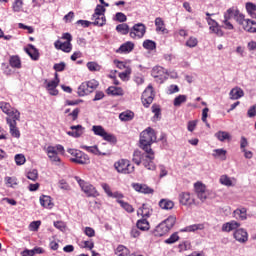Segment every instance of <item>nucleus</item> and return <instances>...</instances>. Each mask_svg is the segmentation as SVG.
<instances>
[{"instance_id":"f257e3e1","label":"nucleus","mask_w":256,"mask_h":256,"mask_svg":"<svg viewBox=\"0 0 256 256\" xmlns=\"http://www.w3.org/2000/svg\"><path fill=\"white\" fill-rule=\"evenodd\" d=\"M145 153H142L139 150H135L133 153L132 161L136 165H142L145 167V169H148V171H155L157 169V166L155 165V152L144 151Z\"/></svg>"},{"instance_id":"f03ea898","label":"nucleus","mask_w":256,"mask_h":256,"mask_svg":"<svg viewBox=\"0 0 256 256\" xmlns=\"http://www.w3.org/2000/svg\"><path fill=\"white\" fill-rule=\"evenodd\" d=\"M157 141V135L155 134V130L153 128L148 127L140 134V147L143 151H150L153 152L151 149V144Z\"/></svg>"},{"instance_id":"7ed1b4c3","label":"nucleus","mask_w":256,"mask_h":256,"mask_svg":"<svg viewBox=\"0 0 256 256\" xmlns=\"http://www.w3.org/2000/svg\"><path fill=\"white\" fill-rule=\"evenodd\" d=\"M177 222V217L169 216L167 219L162 221L159 225L156 226L154 230L155 237H163V235H167L170 230L175 227V223Z\"/></svg>"},{"instance_id":"20e7f679","label":"nucleus","mask_w":256,"mask_h":256,"mask_svg":"<svg viewBox=\"0 0 256 256\" xmlns=\"http://www.w3.org/2000/svg\"><path fill=\"white\" fill-rule=\"evenodd\" d=\"M67 153L71 155V163H76V165H89L90 163L89 155L85 154V152L81 150L69 148Z\"/></svg>"},{"instance_id":"39448f33","label":"nucleus","mask_w":256,"mask_h":256,"mask_svg":"<svg viewBox=\"0 0 256 256\" xmlns=\"http://www.w3.org/2000/svg\"><path fill=\"white\" fill-rule=\"evenodd\" d=\"M92 131L94 135L102 137L104 141L112 143V145H115V143H117V137L114 134L107 132V130H105V128H103V126L101 125L92 126Z\"/></svg>"},{"instance_id":"423d86ee","label":"nucleus","mask_w":256,"mask_h":256,"mask_svg":"<svg viewBox=\"0 0 256 256\" xmlns=\"http://www.w3.org/2000/svg\"><path fill=\"white\" fill-rule=\"evenodd\" d=\"M99 87V81L92 79L90 81L83 82L82 85L78 87L79 97H85V95H90L95 89Z\"/></svg>"},{"instance_id":"0eeeda50","label":"nucleus","mask_w":256,"mask_h":256,"mask_svg":"<svg viewBox=\"0 0 256 256\" xmlns=\"http://www.w3.org/2000/svg\"><path fill=\"white\" fill-rule=\"evenodd\" d=\"M75 180L87 197H99V192L97 191L95 186H93L89 182H85V180H81V178L79 177H75Z\"/></svg>"},{"instance_id":"6e6552de","label":"nucleus","mask_w":256,"mask_h":256,"mask_svg":"<svg viewBox=\"0 0 256 256\" xmlns=\"http://www.w3.org/2000/svg\"><path fill=\"white\" fill-rule=\"evenodd\" d=\"M114 167L118 173H123L124 175H129L135 171V166L131 165V162L127 159H121L114 164Z\"/></svg>"},{"instance_id":"1a4fd4ad","label":"nucleus","mask_w":256,"mask_h":256,"mask_svg":"<svg viewBox=\"0 0 256 256\" xmlns=\"http://www.w3.org/2000/svg\"><path fill=\"white\" fill-rule=\"evenodd\" d=\"M151 75L154 77V79H156V82L160 84L165 83V81H167L169 78V72L161 66H155L152 69Z\"/></svg>"},{"instance_id":"9d476101","label":"nucleus","mask_w":256,"mask_h":256,"mask_svg":"<svg viewBox=\"0 0 256 256\" xmlns=\"http://www.w3.org/2000/svg\"><path fill=\"white\" fill-rule=\"evenodd\" d=\"M146 31H147V27H145V24L143 23L135 24L130 29V37L131 39H143V37H145Z\"/></svg>"},{"instance_id":"9b49d317","label":"nucleus","mask_w":256,"mask_h":256,"mask_svg":"<svg viewBox=\"0 0 256 256\" xmlns=\"http://www.w3.org/2000/svg\"><path fill=\"white\" fill-rule=\"evenodd\" d=\"M59 74L55 73L54 80L47 81L45 80L46 85V91H48L49 95L57 96L59 95V90H57V87H59Z\"/></svg>"},{"instance_id":"f8f14e48","label":"nucleus","mask_w":256,"mask_h":256,"mask_svg":"<svg viewBox=\"0 0 256 256\" xmlns=\"http://www.w3.org/2000/svg\"><path fill=\"white\" fill-rule=\"evenodd\" d=\"M141 99L144 107L146 108L153 103V99H155V92L153 91L152 85H148V87L143 91Z\"/></svg>"},{"instance_id":"ddd939ff","label":"nucleus","mask_w":256,"mask_h":256,"mask_svg":"<svg viewBox=\"0 0 256 256\" xmlns=\"http://www.w3.org/2000/svg\"><path fill=\"white\" fill-rule=\"evenodd\" d=\"M194 188H195L198 199H200L202 203L204 201H207V198L209 197V190H207V186H205V184L201 182H196L194 184Z\"/></svg>"},{"instance_id":"4468645a","label":"nucleus","mask_w":256,"mask_h":256,"mask_svg":"<svg viewBox=\"0 0 256 256\" xmlns=\"http://www.w3.org/2000/svg\"><path fill=\"white\" fill-rule=\"evenodd\" d=\"M0 109L10 117V119H21V113L17 109L11 108L9 103H1Z\"/></svg>"},{"instance_id":"2eb2a0df","label":"nucleus","mask_w":256,"mask_h":256,"mask_svg":"<svg viewBox=\"0 0 256 256\" xmlns=\"http://www.w3.org/2000/svg\"><path fill=\"white\" fill-rule=\"evenodd\" d=\"M17 121H19V119L6 117V122L10 129V135L15 139H19V137H21V132L19 131V128H17Z\"/></svg>"},{"instance_id":"dca6fc26","label":"nucleus","mask_w":256,"mask_h":256,"mask_svg":"<svg viewBox=\"0 0 256 256\" xmlns=\"http://www.w3.org/2000/svg\"><path fill=\"white\" fill-rule=\"evenodd\" d=\"M102 189L104 190V192L106 193V195L108 197H111L112 199H116V202L119 204V201H123V197H125L123 195V193L119 192V191H111V186H109V184L107 183H102L101 184Z\"/></svg>"},{"instance_id":"f3484780","label":"nucleus","mask_w":256,"mask_h":256,"mask_svg":"<svg viewBox=\"0 0 256 256\" xmlns=\"http://www.w3.org/2000/svg\"><path fill=\"white\" fill-rule=\"evenodd\" d=\"M228 13V16L230 15V17L232 19H235V21H237L239 25H242V27L244 23L247 21V19H245V15L241 14V12H239L237 8H229Z\"/></svg>"},{"instance_id":"a211bd4d","label":"nucleus","mask_w":256,"mask_h":256,"mask_svg":"<svg viewBox=\"0 0 256 256\" xmlns=\"http://www.w3.org/2000/svg\"><path fill=\"white\" fill-rule=\"evenodd\" d=\"M233 237L238 241V243H247V241H249V233H247V230L243 228L235 230Z\"/></svg>"},{"instance_id":"6ab92c4d","label":"nucleus","mask_w":256,"mask_h":256,"mask_svg":"<svg viewBox=\"0 0 256 256\" xmlns=\"http://www.w3.org/2000/svg\"><path fill=\"white\" fill-rule=\"evenodd\" d=\"M241 227V223L232 220L222 225V231L224 233H231V231H237Z\"/></svg>"},{"instance_id":"aec40b11","label":"nucleus","mask_w":256,"mask_h":256,"mask_svg":"<svg viewBox=\"0 0 256 256\" xmlns=\"http://www.w3.org/2000/svg\"><path fill=\"white\" fill-rule=\"evenodd\" d=\"M70 129L71 131H68L67 135H69V137H74V139H79V137L85 133V128L81 125L71 126Z\"/></svg>"},{"instance_id":"412c9836","label":"nucleus","mask_w":256,"mask_h":256,"mask_svg":"<svg viewBox=\"0 0 256 256\" xmlns=\"http://www.w3.org/2000/svg\"><path fill=\"white\" fill-rule=\"evenodd\" d=\"M54 46L55 49L63 51L64 53H71V50L73 49L71 42H61L59 40L54 43Z\"/></svg>"},{"instance_id":"4be33fe9","label":"nucleus","mask_w":256,"mask_h":256,"mask_svg":"<svg viewBox=\"0 0 256 256\" xmlns=\"http://www.w3.org/2000/svg\"><path fill=\"white\" fill-rule=\"evenodd\" d=\"M133 189L136 190L138 193H143L144 195H151L153 193V189L147 186V184H133Z\"/></svg>"},{"instance_id":"5701e85b","label":"nucleus","mask_w":256,"mask_h":256,"mask_svg":"<svg viewBox=\"0 0 256 256\" xmlns=\"http://www.w3.org/2000/svg\"><path fill=\"white\" fill-rule=\"evenodd\" d=\"M25 52L29 55L32 61H39V50L35 48L33 44H29L28 47L25 48Z\"/></svg>"},{"instance_id":"b1692460","label":"nucleus","mask_w":256,"mask_h":256,"mask_svg":"<svg viewBox=\"0 0 256 256\" xmlns=\"http://www.w3.org/2000/svg\"><path fill=\"white\" fill-rule=\"evenodd\" d=\"M133 49H135V44L133 42H126L124 44H122L117 50L116 53H120V54H127V53H131V51H133Z\"/></svg>"},{"instance_id":"393cba45","label":"nucleus","mask_w":256,"mask_h":256,"mask_svg":"<svg viewBox=\"0 0 256 256\" xmlns=\"http://www.w3.org/2000/svg\"><path fill=\"white\" fill-rule=\"evenodd\" d=\"M46 153L49 159L53 161V163H59L61 161V158H59V154L55 151V148L53 146H48L46 149Z\"/></svg>"},{"instance_id":"a878e982","label":"nucleus","mask_w":256,"mask_h":256,"mask_svg":"<svg viewBox=\"0 0 256 256\" xmlns=\"http://www.w3.org/2000/svg\"><path fill=\"white\" fill-rule=\"evenodd\" d=\"M81 149H84V151H87L88 153H92V155H103L104 157H107L109 155L108 152H100L99 148L97 146H81Z\"/></svg>"},{"instance_id":"bb28decb","label":"nucleus","mask_w":256,"mask_h":256,"mask_svg":"<svg viewBox=\"0 0 256 256\" xmlns=\"http://www.w3.org/2000/svg\"><path fill=\"white\" fill-rule=\"evenodd\" d=\"M234 219H238L240 221H246L247 219V208H238L233 211Z\"/></svg>"},{"instance_id":"cd10ccee","label":"nucleus","mask_w":256,"mask_h":256,"mask_svg":"<svg viewBox=\"0 0 256 256\" xmlns=\"http://www.w3.org/2000/svg\"><path fill=\"white\" fill-rule=\"evenodd\" d=\"M244 95H245V92L243 91V89L239 87L233 88L229 93L230 99H232V101L241 99V97H243Z\"/></svg>"},{"instance_id":"c85d7f7f","label":"nucleus","mask_w":256,"mask_h":256,"mask_svg":"<svg viewBox=\"0 0 256 256\" xmlns=\"http://www.w3.org/2000/svg\"><path fill=\"white\" fill-rule=\"evenodd\" d=\"M204 229L203 224H193L190 226H186L185 228L181 229V233H195V231H201Z\"/></svg>"},{"instance_id":"c756f323","label":"nucleus","mask_w":256,"mask_h":256,"mask_svg":"<svg viewBox=\"0 0 256 256\" xmlns=\"http://www.w3.org/2000/svg\"><path fill=\"white\" fill-rule=\"evenodd\" d=\"M242 27L244 31H247L248 33H256V22L251 19H246Z\"/></svg>"},{"instance_id":"7c9ffc66","label":"nucleus","mask_w":256,"mask_h":256,"mask_svg":"<svg viewBox=\"0 0 256 256\" xmlns=\"http://www.w3.org/2000/svg\"><path fill=\"white\" fill-rule=\"evenodd\" d=\"M136 227L140 231H149L151 229V225L149 224V221L146 220V218H141L136 222Z\"/></svg>"},{"instance_id":"2f4dec72","label":"nucleus","mask_w":256,"mask_h":256,"mask_svg":"<svg viewBox=\"0 0 256 256\" xmlns=\"http://www.w3.org/2000/svg\"><path fill=\"white\" fill-rule=\"evenodd\" d=\"M159 207L165 211H171L175 207V203L169 199H161L159 201Z\"/></svg>"},{"instance_id":"473e14b6","label":"nucleus","mask_w":256,"mask_h":256,"mask_svg":"<svg viewBox=\"0 0 256 256\" xmlns=\"http://www.w3.org/2000/svg\"><path fill=\"white\" fill-rule=\"evenodd\" d=\"M151 209H149L145 204L142 205L137 211V216L141 215L142 219H149L151 217Z\"/></svg>"},{"instance_id":"72a5a7b5","label":"nucleus","mask_w":256,"mask_h":256,"mask_svg":"<svg viewBox=\"0 0 256 256\" xmlns=\"http://www.w3.org/2000/svg\"><path fill=\"white\" fill-rule=\"evenodd\" d=\"M135 117V113L133 111L127 110L119 114L120 121H133V118Z\"/></svg>"},{"instance_id":"f704fd0d","label":"nucleus","mask_w":256,"mask_h":256,"mask_svg":"<svg viewBox=\"0 0 256 256\" xmlns=\"http://www.w3.org/2000/svg\"><path fill=\"white\" fill-rule=\"evenodd\" d=\"M213 157H215L216 159H222V161H225V159H227L226 155H227V150L220 148V149H214L213 150Z\"/></svg>"},{"instance_id":"c9c22d12","label":"nucleus","mask_w":256,"mask_h":256,"mask_svg":"<svg viewBox=\"0 0 256 256\" xmlns=\"http://www.w3.org/2000/svg\"><path fill=\"white\" fill-rule=\"evenodd\" d=\"M92 21V25H96L97 27H103L107 23L105 16H92Z\"/></svg>"},{"instance_id":"e433bc0d","label":"nucleus","mask_w":256,"mask_h":256,"mask_svg":"<svg viewBox=\"0 0 256 256\" xmlns=\"http://www.w3.org/2000/svg\"><path fill=\"white\" fill-rule=\"evenodd\" d=\"M40 204L42 207H45L46 209H51V207H53V203L51 202V196H41Z\"/></svg>"},{"instance_id":"4c0bfd02","label":"nucleus","mask_w":256,"mask_h":256,"mask_svg":"<svg viewBox=\"0 0 256 256\" xmlns=\"http://www.w3.org/2000/svg\"><path fill=\"white\" fill-rule=\"evenodd\" d=\"M246 11L252 19H256V5L253 2L246 3Z\"/></svg>"},{"instance_id":"58836bf2","label":"nucleus","mask_w":256,"mask_h":256,"mask_svg":"<svg viewBox=\"0 0 256 256\" xmlns=\"http://www.w3.org/2000/svg\"><path fill=\"white\" fill-rule=\"evenodd\" d=\"M214 137L218 139V141H221L222 143L224 141H227V139H231V135L228 132L225 131H218L214 134Z\"/></svg>"},{"instance_id":"ea45409f","label":"nucleus","mask_w":256,"mask_h":256,"mask_svg":"<svg viewBox=\"0 0 256 256\" xmlns=\"http://www.w3.org/2000/svg\"><path fill=\"white\" fill-rule=\"evenodd\" d=\"M229 19H232V18H231V15H229V10H227L226 13L224 14V20H223L224 28L228 29L229 31H233L234 27H233V24L229 22Z\"/></svg>"},{"instance_id":"a19ab883","label":"nucleus","mask_w":256,"mask_h":256,"mask_svg":"<svg viewBox=\"0 0 256 256\" xmlns=\"http://www.w3.org/2000/svg\"><path fill=\"white\" fill-rule=\"evenodd\" d=\"M107 93H108V95H113V96L118 97V96L123 95V89H121L120 87L110 86L107 89Z\"/></svg>"},{"instance_id":"79ce46f5","label":"nucleus","mask_w":256,"mask_h":256,"mask_svg":"<svg viewBox=\"0 0 256 256\" xmlns=\"http://www.w3.org/2000/svg\"><path fill=\"white\" fill-rule=\"evenodd\" d=\"M183 103H187V95L180 94L173 101L174 107H181Z\"/></svg>"},{"instance_id":"37998d69","label":"nucleus","mask_w":256,"mask_h":256,"mask_svg":"<svg viewBox=\"0 0 256 256\" xmlns=\"http://www.w3.org/2000/svg\"><path fill=\"white\" fill-rule=\"evenodd\" d=\"M190 200L191 194H189V192H181L179 194V202L181 203V205H187Z\"/></svg>"},{"instance_id":"c03bdc74","label":"nucleus","mask_w":256,"mask_h":256,"mask_svg":"<svg viewBox=\"0 0 256 256\" xmlns=\"http://www.w3.org/2000/svg\"><path fill=\"white\" fill-rule=\"evenodd\" d=\"M142 46L144 47V49H147V51H155V49H157V43H155V41L153 40H145L142 44Z\"/></svg>"},{"instance_id":"a18cd8bd","label":"nucleus","mask_w":256,"mask_h":256,"mask_svg":"<svg viewBox=\"0 0 256 256\" xmlns=\"http://www.w3.org/2000/svg\"><path fill=\"white\" fill-rule=\"evenodd\" d=\"M155 26L157 32L160 31L161 33H165V22L163 21V18L157 17L155 19Z\"/></svg>"},{"instance_id":"49530a36","label":"nucleus","mask_w":256,"mask_h":256,"mask_svg":"<svg viewBox=\"0 0 256 256\" xmlns=\"http://www.w3.org/2000/svg\"><path fill=\"white\" fill-rule=\"evenodd\" d=\"M10 67H13L14 69H21V59L19 56H12L9 60Z\"/></svg>"},{"instance_id":"de8ad7c7","label":"nucleus","mask_w":256,"mask_h":256,"mask_svg":"<svg viewBox=\"0 0 256 256\" xmlns=\"http://www.w3.org/2000/svg\"><path fill=\"white\" fill-rule=\"evenodd\" d=\"M116 31L121 33V35H127L128 33L131 34V30H129V25L122 23L116 26Z\"/></svg>"},{"instance_id":"09e8293b","label":"nucleus","mask_w":256,"mask_h":256,"mask_svg":"<svg viewBox=\"0 0 256 256\" xmlns=\"http://www.w3.org/2000/svg\"><path fill=\"white\" fill-rule=\"evenodd\" d=\"M12 9L14 13H21L23 11V0H15Z\"/></svg>"},{"instance_id":"8fccbe9b","label":"nucleus","mask_w":256,"mask_h":256,"mask_svg":"<svg viewBox=\"0 0 256 256\" xmlns=\"http://www.w3.org/2000/svg\"><path fill=\"white\" fill-rule=\"evenodd\" d=\"M115 253L118 256H127V255H129V250L127 249V247H125L123 245H119L116 248Z\"/></svg>"},{"instance_id":"3c124183","label":"nucleus","mask_w":256,"mask_h":256,"mask_svg":"<svg viewBox=\"0 0 256 256\" xmlns=\"http://www.w3.org/2000/svg\"><path fill=\"white\" fill-rule=\"evenodd\" d=\"M219 181L221 185H225L226 187H233V181H231V178H229L227 175H222Z\"/></svg>"},{"instance_id":"603ef678","label":"nucleus","mask_w":256,"mask_h":256,"mask_svg":"<svg viewBox=\"0 0 256 256\" xmlns=\"http://www.w3.org/2000/svg\"><path fill=\"white\" fill-rule=\"evenodd\" d=\"M119 205L122 209H125L127 213H135V208L131 204L125 201H119Z\"/></svg>"},{"instance_id":"864d4df0","label":"nucleus","mask_w":256,"mask_h":256,"mask_svg":"<svg viewBox=\"0 0 256 256\" xmlns=\"http://www.w3.org/2000/svg\"><path fill=\"white\" fill-rule=\"evenodd\" d=\"M179 240V233L174 232L168 239L164 241L167 245H173V243H177Z\"/></svg>"},{"instance_id":"5fc2aeb1","label":"nucleus","mask_w":256,"mask_h":256,"mask_svg":"<svg viewBox=\"0 0 256 256\" xmlns=\"http://www.w3.org/2000/svg\"><path fill=\"white\" fill-rule=\"evenodd\" d=\"M198 43H199V40H197L196 37L191 36L186 41V47H189L190 49H193V47H197Z\"/></svg>"},{"instance_id":"6e6d98bb","label":"nucleus","mask_w":256,"mask_h":256,"mask_svg":"<svg viewBox=\"0 0 256 256\" xmlns=\"http://www.w3.org/2000/svg\"><path fill=\"white\" fill-rule=\"evenodd\" d=\"M14 159H15L16 165H19V166L25 165V162L27 161V159L25 158V155L23 154H16Z\"/></svg>"},{"instance_id":"4d7b16f0","label":"nucleus","mask_w":256,"mask_h":256,"mask_svg":"<svg viewBox=\"0 0 256 256\" xmlns=\"http://www.w3.org/2000/svg\"><path fill=\"white\" fill-rule=\"evenodd\" d=\"M86 66L90 71H101V65H99L97 62H88Z\"/></svg>"},{"instance_id":"13d9d810","label":"nucleus","mask_w":256,"mask_h":256,"mask_svg":"<svg viewBox=\"0 0 256 256\" xmlns=\"http://www.w3.org/2000/svg\"><path fill=\"white\" fill-rule=\"evenodd\" d=\"M58 187L62 191H71V186L69 185V183H67V181L63 179L58 182Z\"/></svg>"},{"instance_id":"bf43d9fd","label":"nucleus","mask_w":256,"mask_h":256,"mask_svg":"<svg viewBox=\"0 0 256 256\" xmlns=\"http://www.w3.org/2000/svg\"><path fill=\"white\" fill-rule=\"evenodd\" d=\"M92 16H105V7L102 5H97Z\"/></svg>"},{"instance_id":"052dcab7","label":"nucleus","mask_w":256,"mask_h":256,"mask_svg":"<svg viewBox=\"0 0 256 256\" xmlns=\"http://www.w3.org/2000/svg\"><path fill=\"white\" fill-rule=\"evenodd\" d=\"M178 249L180 253H183V251H188V249H191V243L185 241L178 245Z\"/></svg>"},{"instance_id":"680f3d73","label":"nucleus","mask_w":256,"mask_h":256,"mask_svg":"<svg viewBox=\"0 0 256 256\" xmlns=\"http://www.w3.org/2000/svg\"><path fill=\"white\" fill-rule=\"evenodd\" d=\"M129 75H131V68H126V70L119 74V77L122 81H127V79H129Z\"/></svg>"},{"instance_id":"e2e57ef3","label":"nucleus","mask_w":256,"mask_h":256,"mask_svg":"<svg viewBox=\"0 0 256 256\" xmlns=\"http://www.w3.org/2000/svg\"><path fill=\"white\" fill-rule=\"evenodd\" d=\"M115 21H118L119 23H125V21H127V16L123 14V12H118L115 14Z\"/></svg>"},{"instance_id":"0e129e2a","label":"nucleus","mask_w":256,"mask_h":256,"mask_svg":"<svg viewBox=\"0 0 256 256\" xmlns=\"http://www.w3.org/2000/svg\"><path fill=\"white\" fill-rule=\"evenodd\" d=\"M38 177L39 173L37 172V170H32L27 174V178L30 179V181H37Z\"/></svg>"},{"instance_id":"69168bd1","label":"nucleus","mask_w":256,"mask_h":256,"mask_svg":"<svg viewBox=\"0 0 256 256\" xmlns=\"http://www.w3.org/2000/svg\"><path fill=\"white\" fill-rule=\"evenodd\" d=\"M39 227H41V221H33L29 225L30 231H38Z\"/></svg>"},{"instance_id":"338daca9","label":"nucleus","mask_w":256,"mask_h":256,"mask_svg":"<svg viewBox=\"0 0 256 256\" xmlns=\"http://www.w3.org/2000/svg\"><path fill=\"white\" fill-rule=\"evenodd\" d=\"M5 181H6V185H8V187H13V185H17V179H15L13 177L7 176L5 178Z\"/></svg>"},{"instance_id":"774afa93","label":"nucleus","mask_w":256,"mask_h":256,"mask_svg":"<svg viewBox=\"0 0 256 256\" xmlns=\"http://www.w3.org/2000/svg\"><path fill=\"white\" fill-rule=\"evenodd\" d=\"M247 116L253 118L256 116V104L248 109Z\"/></svg>"}]
</instances>
